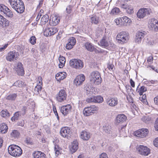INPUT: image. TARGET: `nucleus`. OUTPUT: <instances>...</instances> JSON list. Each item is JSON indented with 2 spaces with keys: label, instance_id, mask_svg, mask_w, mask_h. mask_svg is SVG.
Instances as JSON below:
<instances>
[{
  "label": "nucleus",
  "instance_id": "a211bd4d",
  "mask_svg": "<svg viewBox=\"0 0 158 158\" xmlns=\"http://www.w3.org/2000/svg\"><path fill=\"white\" fill-rule=\"evenodd\" d=\"M107 104L110 106L113 107L118 104V100L116 98H108L106 100Z\"/></svg>",
  "mask_w": 158,
  "mask_h": 158
},
{
  "label": "nucleus",
  "instance_id": "e2e57ef3",
  "mask_svg": "<svg viewBox=\"0 0 158 158\" xmlns=\"http://www.w3.org/2000/svg\"><path fill=\"white\" fill-rule=\"evenodd\" d=\"M73 46L70 43H68L66 44V48L67 49L69 50L72 48Z\"/></svg>",
  "mask_w": 158,
  "mask_h": 158
},
{
  "label": "nucleus",
  "instance_id": "c756f323",
  "mask_svg": "<svg viewBox=\"0 0 158 158\" xmlns=\"http://www.w3.org/2000/svg\"><path fill=\"white\" fill-rule=\"evenodd\" d=\"M24 9L25 7L23 2H22V4H20L16 8L14 9L18 13L21 14L23 13Z\"/></svg>",
  "mask_w": 158,
  "mask_h": 158
},
{
  "label": "nucleus",
  "instance_id": "39448f33",
  "mask_svg": "<svg viewBox=\"0 0 158 158\" xmlns=\"http://www.w3.org/2000/svg\"><path fill=\"white\" fill-rule=\"evenodd\" d=\"M69 64L72 67L78 69H81L84 66L83 62L81 60L77 59L71 60Z\"/></svg>",
  "mask_w": 158,
  "mask_h": 158
},
{
  "label": "nucleus",
  "instance_id": "69168bd1",
  "mask_svg": "<svg viewBox=\"0 0 158 158\" xmlns=\"http://www.w3.org/2000/svg\"><path fill=\"white\" fill-rule=\"evenodd\" d=\"M59 60L60 62H65V59L64 57L63 56H60L59 58Z\"/></svg>",
  "mask_w": 158,
  "mask_h": 158
},
{
  "label": "nucleus",
  "instance_id": "412c9836",
  "mask_svg": "<svg viewBox=\"0 0 158 158\" xmlns=\"http://www.w3.org/2000/svg\"><path fill=\"white\" fill-rule=\"evenodd\" d=\"M60 21V17L57 16H54L49 20V23L50 25L55 26L57 25Z\"/></svg>",
  "mask_w": 158,
  "mask_h": 158
},
{
  "label": "nucleus",
  "instance_id": "6e6552de",
  "mask_svg": "<svg viewBox=\"0 0 158 158\" xmlns=\"http://www.w3.org/2000/svg\"><path fill=\"white\" fill-rule=\"evenodd\" d=\"M60 135L64 138H70L71 136V131L69 127H67L61 128L60 131Z\"/></svg>",
  "mask_w": 158,
  "mask_h": 158
},
{
  "label": "nucleus",
  "instance_id": "de8ad7c7",
  "mask_svg": "<svg viewBox=\"0 0 158 158\" xmlns=\"http://www.w3.org/2000/svg\"><path fill=\"white\" fill-rule=\"evenodd\" d=\"M142 97H139V99L143 103L146 104L147 102L146 99V96L145 94H143Z\"/></svg>",
  "mask_w": 158,
  "mask_h": 158
},
{
  "label": "nucleus",
  "instance_id": "4d7b16f0",
  "mask_svg": "<svg viewBox=\"0 0 158 158\" xmlns=\"http://www.w3.org/2000/svg\"><path fill=\"white\" fill-rule=\"evenodd\" d=\"M26 143L27 144L32 145L33 143L32 139L30 138H27L26 140Z\"/></svg>",
  "mask_w": 158,
  "mask_h": 158
},
{
  "label": "nucleus",
  "instance_id": "338daca9",
  "mask_svg": "<svg viewBox=\"0 0 158 158\" xmlns=\"http://www.w3.org/2000/svg\"><path fill=\"white\" fill-rule=\"evenodd\" d=\"M153 144L155 147L158 148V137L156 138L153 142Z\"/></svg>",
  "mask_w": 158,
  "mask_h": 158
},
{
  "label": "nucleus",
  "instance_id": "5fc2aeb1",
  "mask_svg": "<svg viewBox=\"0 0 158 158\" xmlns=\"http://www.w3.org/2000/svg\"><path fill=\"white\" fill-rule=\"evenodd\" d=\"M87 102L89 103L94 102H95L94 96H92L87 98L86 100Z\"/></svg>",
  "mask_w": 158,
  "mask_h": 158
},
{
  "label": "nucleus",
  "instance_id": "2eb2a0df",
  "mask_svg": "<svg viewBox=\"0 0 158 158\" xmlns=\"http://www.w3.org/2000/svg\"><path fill=\"white\" fill-rule=\"evenodd\" d=\"M148 27L154 29L156 31H158V21L154 19H151L149 23Z\"/></svg>",
  "mask_w": 158,
  "mask_h": 158
},
{
  "label": "nucleus",
  "instance_id": "8fccbe9b",
  "mask_svg": "<svg viewBox=\"0 0 158 158\" xmlns=\"http://www.w3.org/2000/svg\"><path fill=\"white\" fill-rule=\"evenodd\" d=\"M69 43H70L73 46L76 43V40L75 38L74 37H71L69 38Z\"/></svg>",
  "mask_w": 158,
  "mask_h": 158
},
{
  "label": "nucleus",
  "instance_id": "864d4df0",
  "mask_svg": "<svg viewBox=\"0 0 158 158\" xmlns=\"http://www.w3.org/2000/svg\"><path fill=\"white\" fill-rule=\"evenodd\" d=\"M8 10V8L3 4H0V11L3 13L6 9Z\"/></svg>",
  "mask_w": 158,
  "mask_h": 158
},
{
  "label": "nucleus",
  "instance_id": "ea45409f",
  "mask_svg": "<svg viewBox=\"0 0 158 158\" xmlns=\"http://www.w3.org/2000/svg\"><path fill=\"white\" fill-rule=\"evenodd\" d=\"M126 125L121 126L119 128V131L121 136H125V127Z\"/></svg>",
  "mask_w": 158,
  "mask_h": 158
},
{
  "label": "nucleus",
  "instance_id": "6ab92c4d",
  "mask_svg": "<svg viewBox=\"0 0 158 158\" xmlns=\"http://www.w3.org/2000/svg\"><path fill=\"white\" fill-rule=\"evenodd\" d=\"M22 65V64L19 62L15 68V71L18 75L23 76L24 74V70Z\"/></svg>",
  "mask_w": 158,
  "mask_h": 158
},
{
  "label": "nucleus",
  "instance_id": "ddd939ff",
  "mask_svg": "<svg viewBox=\"0 0 158 158\" xmlns=\"http://www.w3.org/2000/svg\"><path fill=\"white\" fill-rule=\"evenodd\" d=\"M150 10L148 8H143L139 9L137 13V17L139 18H143L147 15H149L150 13Z\"/></svg>",
  "mask_w": 158,
  "mask_h": 158
},
{
  "label": "nucleus",
  "instance_id": "4be33fe9",
  "mask_svg": "<svg viewBox=\"0 0 158 158\" xmlns=\"http://www.w3.org/2000/svg\"><path fill=\"white\" fill-rule=\"evenodd\" d=\"M144 36V34L143 32L139 31H138L135 38V42L138 44L140 43Z\"/></svg>",
  "mask_w": 158,
  "mask_h": 158
},
{
  "label": "nucleus",
  "instance_id": "b1692460",
  "mask_svg": "<svg viewBox=\"0 0 158 158\" xmlns=\"http://www.w3.org/2000/svg\"><path fill=\"white\" fill-rule=\"evenodd\" d=\"M90 137V133L88 132L83 131L81 133L80 138L83 140H88Z\"/></svg>",
  "mask_w": 158,
  "mask_h": 158
},
{
  "label": "nucleus",
  "instance_id": "f03ea898",
  "mask_svg": "<svg viewBox=\"0 0 158 158\" xmlns=\"http://www.w3.org/2000/svg\"><path fill=\"white\" fill-rule=\"evenodd\" d=\"M90 81L96 85H98L102 81L100 73L97 71H93L89 76Z\"/></svg>",
  "mask_w": 158,
  "mask_h": 158
},
{
  "label": "nucleus",
  "instance_id": "0e129e2a",
  "mask_svg": "<svg viewBox=\"0 0 158 158\" xmlns=\"http://www.w3.org/2000/svg\"><path fill=\"white\" fill-rule=\"evenodd\" d=\"M8 44H6L0 48V52L3 51L7 47Z\"/></svg>",
  "mask_w": 158,
  "mask_h": 158
},
{
  "label": "nucleus",
  "instance_id": "a878e982",
  "mask_svg": "<svg viewBox=\"0 0 158 158\" xmlns=\"http://www.w3.org/2000/svg\"><path fill=\"white\" fill-rule=\"evenodd\" d=\"M24 114V112L22 113L21 111L17 112L14 114V116L11 118V120L12 121H15V120H18L22 115L23 116Z\"/></svg>",
  "mask_w": 158,
  "mask_h": 158
},
{
  "label": "nucleus",
  "instance_id": "bb28decb",
  "mask_svg": "<svg viewBox=\"0 0 158 158\" xmlns=\"http://www.w3.org/2000/svg\"><path fill=\"white\" fill-rule=\"evenodd\" d=\"M66 77V73L65 72H60L57 73L55 76V78L57 81L63 80Z\"/></svg>",
  "mask_w": 158,
  "mask_h": 158
},
{
  "label": "nucleus",
  "instance_id": "f704fd0d",
  "mask_svg": "<svg viewBox=\"0 0 158 158\" xmlns=\"http://www.w3.org/2000/svg\"><path fill=\"white\" fill-rule=\"evenodd\" d=\"M49 19V16L47 15H45L43 16L41 19L40 23L42 25L45 24L47 23Z\"/></svg>",
  "mask_w": 158,
  "mask_h": 158
},
{
  "label": "nucleus",
  "instance_id": "2f4dec72",
  "mask_svg": "<svg viewBox=\"0 0 158 158\" xmlns=\"http://www.w3.org/2000/svg\"><path fill=\"white\" fill-rule=\"evenodd\" d=\"M8 128L6 124L2 123L0 125V132L2 134L6 133L7 131Z\"/></svg>",
  "mask_w": 158,
  "mask_h": 158
},
{
  "label": "nucleus",
  "instance_id": "603ef678",
  "mask_svg": "<svg viewBox=\"0 0 158 158\" xmlns=\"http://www.w3.org/2000/svg\"><path fill=\"white\" fill-rule=\"evenodd\" d=\"M42 87L40 85H37L35 87V92H37L38 94L39 93V92L41 90Z\"/></svg>",
  "mask_w": 158,
  "mask_h": 158
},
{
  "label": "nucleus",
  "instance_id": "a19ab883",
  "mask_svg": "<svg viewBox=\"0 0 158 158\" xmlns=\"http://www.w3.org/2000/svg\"><path fill=\"white\" fill-rule=\"evenodd\" d=\"M122 24L123 25H126L127 23H130V19L127 16H125L122 17Z\"/></svg>",
  "mask_w": 158,
  "mask_h": 158
},
{
  "label": "nucleus",
  "instance_id": "58836bf2",
  "mask_svg": "<svg viewBox=\"0 0 158 158\" xmlns=\"http://www.w3.org/2000/svg\"><path fill=\"white\" fill-rule=\"evenodd\" d=\"M0 114L4 118H8L10 116V113L6 110H2L1 111Z\"/></svg>",
  "mask_w": 158,
  "mask_h": 158
},
{
  "label": "nucleus",
  "instance_id": "423d86ee",
  "mask_svg": "<svg viewBox=\"0 0 158 158\" xmlns=\"http://www.w3.org/2000/svg\"><path fill=\"white\" fill-rule=\"evenodd\" d=\"M98 110V107L95 106H91L84 108L83 113L85 116H88L92 115L95 111Z\"/></svg>",
  "mask_w": 158,
  "mask_h": 158
},
{
  "label": "nucleus",
  "instance_id": "37998d69",
  "mask_svg": "<svg viewBox=\"0 0 158 158\" xmlns=\"http://www.w3.org/2000/svg\"><path fill=\"white\" fill-rule=\"evenodd\" d=\"M103 131L106 134H109L110 131V127L109 126H104L102 128Z\"/></svg>",
  "mask_w": 158,
  "mask_h": 158
},
{
  "label": "nucleus",
  "instance_id": "c9c22d12",
  "mask_svg": "<svg viewBox=\"0 0 158 158\" xmlns=\"http://www.w3.org/2000/svg\"><path fill=\"white\" fill-rule=\"evenodd\" d=\"M25 84L21 81H17L13 85V86H15L18 87H21L25 85Z\"/></svg>",
  "mask_w": 158,
  "mask_h": 158
},
{
  "label": "nucleus",
  "instance_id": "e433bc0d",
  "mask_svg": "<svg viewBox=\"0 0 158 158\" xmlns=\"http://www.w3.org/2000/svg\"><path fill=\"white\" fill-rule=\"evenodd\" d=\"M90 20L92 23L97 24L99 22V18L96 15L90 18Z\"/></svg>",
  "mask_w": 158,
  "mask_h": 158
},
{
  "label": "nucleus",
  "instance_id": "3c124183",
  "mask_svg": "<svg viewBox=\"0 0 158 158\" xmlns=\"http://www.w3.org/2000/svg\"><path fill=\"white\" fill-rule=\"evenodd\" d=\"M126 11V12L129 15H131L134 13L133 8L130 6H129V7L128 8Z\"/></svg>",
  "mask_w": 158,
  "mask_h": 158
},
{
  "label": "nucleus",
  "instance_id": "9d476101",
  "mask_svg": "<svg viewBox=\"0 0 158 158\" xmlns=\"http://www.w3.org/2000/svg\"><path fill=\"white\" fill-rule=\"evenodd\" d=\"M19 56L18 53L15 51L10 52L6 57V60L9 61H14L16 60Z\"/></svg>",
  "mask_w": 158,
  "mask_h": 158
},
{
  "label": "nucleus",
  "instance_id": "c85d7f7f",
  "mask_svg": "<svg viewBox=\"0 0 158 158\" xmlns=\"http://www.w3.org/2000/svg\"><path fill=\"white\" fill-rule=\"evenodd\" d=\"M17 96V94L15 93L10 94L6 97V99L10 102L14 101L15 100Z\"/></svg>",
  "mask_w": 158,
  "mask_h": 158
},
{
  "label": "nucleus",
  "instance_id": "6e6d98bb",
  "mask_svg": "<svg viewBox=\"0 0 158 158\" xmlns=\"http://www.w3.org/2000/svg\"><path fill=\"white\" fill-rule=\"evenodd\" d=\"M73 6L69 5L67 6L66 9V12L68 14H70L73 8Z\"/></svg>",
  "mask_w": 158,
  "mask_h": 158
},
{
  "label": "nucleus",
  "instance_id": "393cba45",
  "mask_svg": "<svg viewBox=\"0 0 158 158\" xmlns=\"http://www.w3.org/2000/svg\"><path fill=\"white\" fill-rule=\"evenodd\" d=\"M78 148V143L77 140H74L71 144L70 150L72 153H74L77 150Z\"/></svg>",
  "mask_w": 158,
  "mask_h": 158
},
{
  "label": "nucleus",
  "instance_id": "f257e3e1",
  "mask_svg": "<svg viewBox=\"0 0 158 158\" xmlns=\"http://www.w3.org/2000/svg\"><path fill=\"white\" fill-rule=\"evenodd\" d=\"M8 151L10 155L14 157L19 156L22 153L21 148L14 145L9 146L8 148Z\"/></svg>",
  "mask_w": 158,
  "mask_h": 158
},
{
  "label": "nucleus",
  "instance_id": "1a4fd4ad",
  "mask_svg": "<svg viewBox=\"0 0 158 158\" xmlns=\"http://www.w3.org/2000/svg\"><path fill=\"white\" fill-rule=\"evenodd\" d=\"M67 97V94L64 89H61L58 93L56 95V100L59 102H62L66 100Z\"/></svg>",
  "mask_w": 158,
  "mask_h": 158
},
{
  "label": "nucleus",
  "instance_id": "f3484780",
  "mask_svg": "<svg viewBox=\"0 0 158 158\" xmlns=\"http://www.w3.org/2000/svg\"><path fill=\"white\" fill-rule=\"evenodd\" d=\"M9 21L1 15L0 17V27L5 28L9 25Z\"/></svg>",
  "mask_w": 158,
  "mask_h": 158
},
{
  "label": "nucleus",
  "instance_id": "c03bdc74",
  "mask_svg": "<svg viewBox=\"0 0 158 158\" xmlns=\"http://www.w3.org/2000/svg\"><path fill=\"white\" fill-rule=\"evenodd\" d=\"M3 13L6 14L8 17H12L13 16V14L11 10L8 8V10L6 9Z\"/></svg>",
  "mask_w": 158,
  "mask_h": 158
},
{
  "label": "nucleus",
  "instance_id": "9b49d317",
  "mask_svg": "<svg viewBox=\"0 0 158 158\" xmlns=\"http://www.w3.org/2000/svg\"><path fill=\"white\" fill-rule=\"evenodd\" d=\"M148 133V130L146 128L141 129L135 132V136L140 138L146 137Z\"/></svg>",
  "mask_w": 158,
  "mask_h": 158
},
{
  "label": "nucleus",
  "instance_id": "774afa93",
  "mask_svg": "<svg viewBox=\"0 0 158 158\" xmlns=\"http://www.w3.org/2000/svg\"><path fill=\"white\" fill-rule=\"evenodd\" d=\"M100 158H108L107 154L105 153H102L100 156Z\"/></svg>",
  "mask_w": 158,
  "mask_h": 158
},
{
  "label": "nucleus",
  "instance_id": "aec40b11",
  "mask_svg": "<svg viewBox=\"0 0 158 158\" xmlns=\"http://www.w3.org/2000/svg\"><path fill=\"white\" fill-rule=\"evenodd\" d=\"M9 2L10 6L14 9L20 4H22L23 2L22 0H9Z\"/></svg>",
  "mask_w": 158,
  "mask_h": 158
},
{
  "label": "nucleus",
  "instance_id": "dca6fc26",
  "mask_svg": "<svg viewBox=\"0 0 158 158\" xmlns=\"http://www.w3.org/2000/svg\"><path fill=\"white\" fill-rule=\"evenodd\" d=\"M71 106L69 104L62 106L60 108L61 112L64 115H66L71 110Z\"/></svg>",
  "mask_w": 158,
  "mask_h": 158
},
{
  "label": "nucleus",
  "instance_id": "49530a36",
  "mask_svg": "<svg viewBox=\"0 0 158 158\" xmlns=\"http://www.w3.org/2000/svg\"><path fill=\"white\" fill-rule=\"evenodd\" d=\"M115 22L117 25L121 26L122 24V19L121 18H118L114 20Z\"/></svg>",
  "mask_w": 158,
  "mask_h": 158
},
{
  "label": "nucleus",
  "instance_id": "72a5a7b5",
  "mask_svg": "<svg viewBox=\"0 0 158 158\" xmlns=\"http://www.w3.org/2000/svg\"><path fill=\"white\" fill-rule=\"evenodd\" d=\"M10 137L12 138H18L20 135V133L17 130H13L10 134Z\"/></svg>",
  "mask_w": 158,
  "mask_h": 158
},
{
  "label": "nucleus",
  "instance_id": "a18cd8bd",
  "mask_svg": "<svg viewBox=\"0 0 158 158\" xmlns=\"http://www.w3.org/2000/svg\"><path fill=\"white\" fill-rule=\"evenodd\" d=\"M120 11L119 9L117 7H115L113 8L111 12V14L115 15L117 14H119L120 12Z\"/></svg>",
  "mask_w": 158,
  "mask_h": 158
},
{
  "label": "nucleus",
  "instance_id": "bf43d9fd",
  "mask_svg": "<svg viewBox=\"0 0 158 158\" xmlns=\"http://www.w3.org/2000/svg\"><path fill=\"white\" fill-rule=\"evenodd\" d=\"M84 89L86 91V93L88 94H90L91 92H92L91 91V87H89L87 85L85 87Z\"/></svg>",
  "mask_w": 158,
  "mask_h": 158
},
{
  "label": "nucleus",
  "instance_id": "7ed1b4c3",
  "mask_svg": "<svg viewBox=\"0 0 158 158\" xmlns=\"http://www.w3.org/2000/svg\"><path fill=\"white\" fill-rule=\"evenodd\" d=\"M129 39L128 34L125 31L119 33L116 37V39L118 43L121 44L127 42Z\"/></svg>",
  "mask_w": 158,
  "mask_h": 158
},
{
  "label": "nucleus",
  "instance_id": "0eeeda50",
  "mask_svg": "<svg viewBox=\"0 0 158 158\" xmlns=\"http://www.w3.org/2000/svg\"><path fill=\"white\" fill-rule=\"evenodd\" d=\"M84 46L87 50L91 52H94L96 53H99L103 52L101 49H100L98 50L97 49L95 48L94 44L89 42L85 43L84 44Z\"/></svg>",
  "mask_w": 158,
  "mask_h": 158
},
{
  "label": "nucleus",
  "instance_id": "4468645a",
  "mask_svg": "<svg viewBox=\"0 0 158 158\" xmlns=\"http://www.w3.org/2000/svg\"><path fill=\"white\" fill-rule=\"evenodd\" d=\"M85 77L84 75L81 74L77 76L74 80V83L77 86H79L82 84L85 81Z\"/></svg>",
  "mask_w": 158,
  "mask_h": 158
},
{
  "label": "nucleus",
  "instance_id": "052dcab7",
  "mask_svg": "<svg viewBox=\"0 0 158 158\" xmlns=\"http://www.w3.org/2000/svg\"><path fill=\"white\" fill-rule=\"evenodd\" d=\"M154 127L155 130L158 131V118H157L155 121Z\"/></svg>",
  "mask_w": 158,
  "mask_h": 158
},
{
  "label": "nucleus",
  "instance_id": "20e7f679",
  "mask_svg": "<svg viewBox=\"0 0 158 158\" xmlns=\"http://www.w3.org/2000/svg\"><path fill=\"white\" fill-rule=\"evenodd\" d=\"M136 150L138 153L142 155L147 156L150 153V149L143 145H138L136 147Z\"/></svg>",
  "mask_w": 158,
  "mask_h": 158
},
{
  "label": "nucleus",
  "instance_id": "13d9d810",
  "mask_svg": "<svg viewBox=\"0 0 158 158\" xmlns=\"http://www.w3.org/2000/svg\"><path fill=\"white\" fill-rule=\"evenodd\" d=\"M36 38L34 36H33L30 38V42L32 44H34L36 43Z\"/></svg>",
  "mask_w": 158,
  "mask_h": 158
},
{
  "label": "nucleus",
  "instance_id": "cd10ccee",
  "mask_svg": "<svg viewBox=\"0 0 158 158\" xmlns=\"http://www.w3.org/2000/svg\"><path fill=\"white\" fill-rule=\"evenodd\" d=\"M33 155L34 158H46L45 154L40 151L35 152Z\"/></svg>",
  "mask_w": 158,
  "mask_h": 158
},
{
  "label": "nucleus",
  "instance_id": "79ce46f5",
  "mask_svg": "<svg viewBox=\"0 0 158 158\" xmlns=\"http://www.w3.org/2000/svg\"><path fill=\"white\" fill-rule=\"evenodd\" d=\"M95 102L100 103L103 101V98L100 96H94Z\"/></svg>",
  "mask_w": 158,
  "mask_h": 158
},
{
  "label": "nucleus",
  "instance_id": "f8f14e48",
  "mask_svg": "<svg viewBox=\"0 0 158 158\" xmlns=\"http://www.w3.org/2000/svg\"><path fill=\"white\" fill-rule=\"evenodd\" d=\"M57 31L58 29L56 27L47 28L45 29L44 34L45 36H51L55 34Z\"/></svg>",
  "mask_w": 158,
  "mask_h": 158
},
{
  "label": "nucleus",
  "instance_id": "5701e85b",
  "mask_svg": "<svg viewBox=\"0 0 158 158\" xmlns=\"http://www.w3.org/2000/svg\"><path fill=\"white\" fill-rule=\"evenodd\" d=\"M127 117L124 114H119L116 117V124L122 123L125 121Z\"/></svg>",
  "mask_w": 158,
  "mask_h": 158
},
{
  "label": "nucleus",
  "instance_id": "7c9ffc66",
  "mask_svg": "<svg viewBox=\"0 0 158 158\" xmlns=\"http://www.w3.org/2000/svg\"><path fill=\"white\" fill-rule=\"evenodd\" d=\"M100 44H99V45L101 46L106 48H108L109 44L107 41L105 37H103L102 39L100 41Z\"/></svg>",
  "mask_w": 158,
  "mask_h": 158
},
{
  "label": "nucleus",
  "instance_id": "4c0bfd02",
  "mask_svg": "<svg viewBox=\"0 0 158 158\" xmlns=\"http://www.w3.org/2000/svg\"><path fill=\"white\" fill-rule=\"evenodd\" d=\"M141 120L145 123H148L151 121L152 118L151 117L148 115L143 116L141 118Z\"/></svg>",
  "mask_w": 158,
  "mask_h": 158
},
{
  "label": "nucleus",
  "instance_id": "473e14b6",
  "mask_svg": "<svg viewBox=\"0 0 158 158\" xmlns=\"http://www.w3.org/2000/svg\"><path fill=\"white\" fill-rule=\"evenodd\" d=\"M139 85L136 89V91L141 96L143 94V93L145 92L147 90V88L144 86H141L140 88H139Z\"/></svg>",
  "mask_w": 158,
  "mask_h": 158
},
{
  "label": "nucleus",
  "instance_id": "09e8293b",
  "mask_svg": "<svg viewBox=\"0 0 158 158\" xmlns=\"http://www.w3.org/2000/svg\"><path fill=\"white\" fill-rule=\"evenodd\" d=\"M28 103L30 104H28L29 108L33 109L35 107V103L33 101L29 100L28 101Z\"/></svg>",
  "mask_w": 158,
  "mask_h": 158
},
{
  "label": "nucleus",
  "instance_id": "680f3d73",
  "mask_svg": "<svg viewBox=\"0 0 158 158\" xmlns=\"http://www.w3.org/2000/svg\"><path fill=\"white\" fill-rule=\"evenodd\" d=\"M153 60V57L150 56H149L147 60L148 62V64H151L152 63V61Z\"/></svg>",
  "mask_w": 158,
  "mask_h": 158
}]
</instances>
